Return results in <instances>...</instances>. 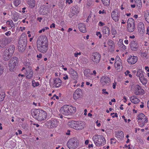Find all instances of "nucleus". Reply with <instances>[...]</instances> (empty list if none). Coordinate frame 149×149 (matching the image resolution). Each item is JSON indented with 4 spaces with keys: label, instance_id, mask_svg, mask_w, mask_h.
I'll use <instances>...</instances> for the list:
<instances>
[{
    "label": "nucleus",
    "instance_id": "nucleus-1",
    "mask_svg": "<svg viewBox=\"0 0 149 149\" xmlns=\"http://www.w3.org/2000/svg\"><path fill=\"white\" fill-rule=\"evenodd\" d=\"M48 40L45 35L40 36L37 41V46L40 52L45 53L47 51L48 47Z\"/></svg>",
    "mask_w": 149,
    "mask_h": 149
},
{
    "label": "nucleus",
    "instance_id": "nucleus-2",
    "mask_svg": "<svg viewBox=\"0 0 149 149\" xmlns=\"http://www.w3.org/2000/svg\"><path fill=\"white\" fill-rule=\"evenodd\" d=\"M76 108L72 105H65L60 110L61 113L65 116L72 115L76 112Z\"/></svg>",
    "mask_w": 149,
    "mask_h": 149
},
{
    "label": "nucleus",
    "instance_id": "nucleus-3",
    "mask_svg": "<svg viewBox=\"0 0 149 149\" xmlns=\"http://www.w3.org/2000/svg\"><path fill=\"white\" fill-rule=\"evenodd\" d=\"M92 140L96 146H101L106 143V140L102 135L95 134L92 137Z\"/></svg>",
    "mask_w": 149,
    "mask_h": 149
},
{
    "label": "nucleus",
    "instance_id": "nucleus-4",
    "mask_svg": "<svg viewBox=\"0 0 149 149\" xmlns=\"http://www.w3.org/2000/svg\"><path fill=\"white\" fill-rule=\"evenodd\" d=\"M68 125L70 127L77 130H83L86 127L85 123L81 121L69 122Z\"/></svg>",
    "mask_w": 149,
    "mask_h": 149
},
{
    "label": "nucleus",
    "instance_id": "nucleus-5",
    "mask_svg": "<svg viewBox=\"0 0 149 149\" xmlns=\"http://www.w3.org/2000/svg\"><path fill=\"white\" fill-rule=\"evenodd\" d=\"M27 44L26 37L25 34H22L18 42V48L20 51L23 52L25 49Z\"/></svg>",
    "mask_w": 149,
    "mask_h": 149
},
{
    "label": "nucleus",
    "instance_id": "nucleus-6",
    "mask_svg": "<svg viewBox=\"0 0 149 149\" xmlns=\"http://www.w3.org/2000/svg\"><path fill=\"white\" fill-rule=\"evenodd\" d=\"M79 142L75 139H70L68 141L67 145L69 149H76L79 146Z\"/></svg>",
    "mask_w": 149,
    "mask_h": 149
},
{
    "label": "nucleus",
    "instance_id": "nucleus-7",
    "mask_svg": "<svg viewBox=\"0 0 149 149\" xmlns=\"http://www.w3.org/2000/svg\"><path fill=\"white\" fill-rule=\"evenodd\" d=\"M137 120L139 123H142V124L140 125L141 127L143 126L148 121V118L142 113H140L137 116Z\"/></svg>",
    "mask_w": 149,
    "mask_h": 149
},
{
    "label": "nucleus",
    "instance_id": "nucleus-8",
    "mask_svg": "<svg viewBox=\"0 0 149 149\" xmlns=\"http://www.w3.org/2000/svg\"><path fill=\"white\" fill-rule=\"evenodd\" d=\"M136 76L139 77L140 81L143 85H146L147 83V80L144 77L143 72L141 70H138Z\"/></svg>",
    "mask_w": 149,
    "mask_h": 149
},
{
    "label": "nucleus",
    "instance_id": "nucleus-9",
    "mask_svg": "<svg viewBox=\"0 0 149 149\" xmlns=\"http://www.w3.org/2000/svg\"><path fill=\"white\" fill-rule=\"evenodd\" d=\"M101 58L100 54L98 52L93 53L91 58L92 61L94 64H96L100 62Z\"/></svg>",
    "mask_w": 149,
    "mask_h": 149
},
{
    "label": "nucleus",
    "instance_id": "nucleus-10",
    "mask_svg": "<svg viewBox=\"0 0 149 149\" xmlns=\"http://www.w3.org/2000/svg\"><path fill=\"white\" fill-rule=\"evenodd\" d=\"M81 90L79 88L77 89L73 95V99L76 101H79L81 100L82 97Z\"/></svg>",
    "mask_w": 149,
    "mask_h": 149
},
{
    "label": "nucleus",
    "instance_id": "nucleus-11",
    "mask_svg": "<svg viewBox=\"0 0 149 149\" xmlns=\"http://www.w3.org/2000/svg\"><path fill=\"white\" fill-rule=\"evenodd\" d=\"M114 66L116 70L119 71L122 70L123 67L121 60L119 56H117L116 57Z\"/></svg>",
    "mask_w": 149,
    "mask_h": 149
},
{
    "label": "nucleus",
    "instance_id": "nucleus-12",
    "mask_svg": "<svg viewBox=\"0 0 149 149\" xmlns=\"http://www.w3.org/2000/svg\"><path fill=\"white\" fill-rule=\"evenodd\" d=\"M61 80L59 78H56L53 79L50 85L53 88H59L61 86Z\"/></svg>",
    "mask_w": 149,
    "mask_h": 149
},
{
    "label": "nucleus",
    "instance_id": "nucleus-13",
    "mask_svg": "<svg viewBox=\"0 0 149 149\" xmlns=\"http://www.w3.org/2000/svg\"><path fill=\"white\" fill-rule=\"evenodd\" d=\"M59 124V122L56 119L54 118L48 121L46 123L47 125L51 128L56 127Z\"/></svg>",
    "mask_w": 149,
    "mask_h": 149
},
{
    "label": "nucleus",
    "instance_id": "nucleus-14",
    "mask_svg": "<svg viewBox=\"0 0 149 149\" xmlns=\"http://www.w3.org/2000/svg\"><path fill=\"white\" fill-rule=\"evenodd\" d=\"M134 94L136 95H143L145 93V91L141 87L138 85H136L134 90Z\"/></svg>",
    "mask_w": 149,
    "mask_h": 149
},
{
    "label": "nucleus",
    "instance_id": "nucleus-15",
    "mask_svg": "<svg viewBox=\"0 0 149 149\" xmlns=\"http://www.w3.org/2000/svg\"><path fill=\"white\" fill-rule=\"evenodd\" d=\"M18 63L16 60H15V58H12L9 61V66L10 71H13L14 68L17 65Z\"/></svg>",
    "mask_w": 149,
    "mask_h": 149
},
{
    "label": "nucleus",
    "instance_id": "nucleus-16",
    "mask_svg": "<svg viewBox=\"0 0 149 149\" xmlns=\"http://www.w3.org/2000/svg\"><path fill=\"white\" fill-rule=\"evenodd\" d=\"M11 41L10 38H9L3 39L0 42V47L2 48L5 47L6 45Z\"/></svg>",
    "mask_w": 149,
    "mask_h": 149
},
{
    "label": "nucleus",
    "instance_id": "nucleus-17",
    "mask_svg": "<svg viewBox=\"0 0 149 149\" xmlns=\"http://www.w3.org/2000/svg\"><path fill=\"white\" fill-rule=\"evenodd\" d=\"M33 72L31 68L28 67L26 68L25 75L26 78L30 79L33 76Z\"/></svg>",
    "mask_w": 149,
    "mask_h": 149
},
{
    "label": "nucleus",
    "instance_id": "nucleus-18",
    "mask_svg": "<svg viewBox=\"0 0 149 149\" xmlns=\"http://www.w3.org/2000/svg\"><path fill=\"white\" fill-rule=\"evenodd\" d=\"M111 17L116 22H118L119 19L118 13L115 11H112L111 13Z\"/></svg>",
    "mask_w": 149,
    "mask_h": 149
},
{
    "label": "nucleus",
    "instance_id": "nucleus-19",
    "mask_svg": "<svg viewBox=\"0 0 149 149\" xmlns=\"http://www.w3.org/2000/svg\"><path fill=\"white\" fill-rule=\"evenodd\" d=\"M110 81L109 78L107 76L102 77L101 78L100 81L103 86L107 85L109 83Z\"/></svg>",
    "mask_w": 149,
    "mask_h": 149
},
{
    "label": "nucleus",
    "instance_id": "nucleus-20",
    "mask_svg": "<svg viewBox=\"0 0 149 149\" xmlns=\"http://www.w3.org/2000/svg\"><path fill=\"white\" fill-rule=\"evenodd\" d=\"M47 117V114L45 111H41L40 114L39 116V118L37 120L40 121H42L45 120Z\"/></svg>",
    "mask_w": 149,
    "mask_h": 149
},
{
    "label": "nucleus",
    "instance_id": "nucleus-21",
    "mask_svg": "<svg viewBox=\"0 0 149 149\" xmlns=\"http://www.w3.org/2000/svg\"><path fill=\"white\" fill-rule=\"evenodd\" d=\"M131 49L133 51H136L138 48L139 45L137 42L134 41H131L130 43Z\"/></svg>",
    "mask_w": 149,
    "mask_h": 149
},
{
    "label": "nucleus",
    "instance_id": "nucleus-22",
    "mask_svg": "<svg viewBox=\"0 0 149 149\" xmlns=\"http://www.w3.org/2000/svg\"><path fill=\"white\" fill-rule=\"evenodd\" d=\"M137 60V58L136 56H131L127 59V61L129 63L133 64L136 62Z\"/></svg>",
    "mask_w": 149,
    "mask_h": 149
},
{
    "label": "nucleus",
    "instance_id": "nucleus-23",
    "mask_svg": "<svg viewBox=\"0 0 149 149\" xmlns=\"http://www.w3.org/2000/svg\"><path fill=\"white\" fill-rule=\"evenodd\" d=\"M102 31L104 35L108 36L110 34V30L109 28L107 26H104L102 29Z\"/></svg>",
    "mask_w": 149,
    "mask_h": 149
},
{
    "label": "nucleus",
    "instance_id": "nucleus-24",
    "mask_svg": "<svg viewBox=\"0 0 149 149\" xmlns=\"http://www.w3.org/2000/svg\"><path fill=\"white\" fill-rule=\"evenodd\" d=\"M138 31L141 33H143L144 31V26L142 22H140L138 24Z\"/></svg>",
    "mask_w": 149,
    "mask_h": 149
},
{
    "label": "nucleus",
    "instance_id": "nucleus-25",
    "mask_svg": "<svg viewBox=\"0 0 149 149\" xmlns=\"http://www.w3.org/2000/svg\"><path fill=\"white\" fill-rule=\"evenodd\" d=\"M40 112L41 111H40L39 110L36 109L34 110L32 113V114L34 118L37 120L38 118H39V116Z\"/></svg>",
    "mask_w": 149,
    "mask_h": 149
},
{
    "label": "nucleus",
    "instance_id": "nucleus-26",
    "mask_svg": "<svg viewBox=\"0 0 149 149\" xmlns=\"http://www.w3.org/2000/svg\"><path fill=\"white\" fill-rule=\"evenodd\" d=\"M80 10L79 7L77 6H75L72 8L71 11L74 15L78 13Z\"/></svg>",
    "mask_w": 149,
    "mask_h": 149
},
{
    "label": "nucleus",
    "instance_id": "nucleus-27",
    "mask_svg": "<svg viewBox=\"0 0 149 149\" xmlns=\"http://www.w3.org/2000/svg\"><path fill=\"white\" fill-rule=\"evenodd\" d=\"M78 28L81 32L83 33L86 32V25L84 24H79L78 25Z\"/></svg>",
    "mask_w": 149,
    "mask_h": 149
},
{
    "label": "nucleus",
    "instance_id": "nucleus-28",
    "mask_svg": "<svg viewBox=\"0 0 149 149\" xmlns=\"http://www.w3.org/2000/svg\"><path fill=\"white\" fill-rule=\"evenodd\" d=\"M130 99L131 102L134 104H137L139 102V99L135 96H132Z\"/></svg>",
    "mask_w": 149,
    "mask_h": 149
},
{
    "label": "nucleus",
    "instance_id": "nucleus-29",
    "mask_svg": "<svg viewBox=\"0 0 149 149\" xmlns=\"http://www.w3.org/2000/svg\"><path fill=\"white\" fill-rule=\"evenodd\" d=\"M11 56L10 54H8L7 51L4 52L2 56L3 59L5 61H7L11 57Z\"/></svg>",
    "mask_w": 149,
    "mask_h": 149
},
{
    "label": "nucleus",
    "instance_id": "nucleus-30",
    "mask_svg": "<svg viewBox=\"0 0 149 149\" xmlns=\"http://www.w3.org/2000/svg\"><path fill=\"white\" fill-rule=\"evenodd\" d=\"M69 72L74 78L76 79L78 75L77 73L73 69H70L69 70Z\"/></svg>",
    "mask_w": 149,
    "mask_h": 149
},
{
    "label": "nucleus",
    "instance_id": "nucleus-31",
    "mask_svg": "<svg viewBox=\"0 0 149 149\" xmlns=\"http://www.w3.org/2000/svg\"><path fill=\"white\" fill-rule=\"evenodd\" d=\"M123 133L122 131L117 132L115 134V136L119 140H122L123 137Z\"/></svg>",
    "mask_w": 149,
    "mask_h": 149
},
{
    "label": "nucleus",
    "instance_id": "nucleus-32",
    "mask_svg": "<svg viewBox=\"0 0 149 149\" xmlns=\"http://www.w3.org/2000/svg\"><path fill=\"white\" fill-rule=\"evenodd\" d=\"M15 49V47L14 45H10L8 47L7 51L8 54H10L12 56L14 52Z\"/></svg>",
    "mask_w": 149,
    "mask_h": 149
},
{
    "label": "nucleus",
    "instance_id": "nucleus-33",
    "mask_svg": "<svg viewBox=\"0 0 149 149\" xmlns=\"http://www.w3.org/2000/svg\"><path fill=\"white\" fill-rule=\"evenodd\" d=\"M138 9H141L142 7V3L141 0H134Z\"/></svg>",
    "mask_w": 149,
    "mask_h": 149
},
{
    "label": "nucleus",
    "instance_id": "nucleus-34",
    "mask_svg": "<svg viewBox=\"0 0 149 149\" xmlns=\"http://www.w3.org/2000/svg\"><path fill=\"white\" fill-rule=\"evenodd\" d=\"M27 3L31 8H33L35 6V1L34 0H28Z\"/></svg>",
    "mask_w": 149,
    "mask_h": 149
},
{
    "label": "nucleus",
    "instance_id": "nucleus-35",
    "mask_svg": "<svg viewBox=\"0 0 149 149\" xmlns=\"http://www.w3.org/2000/svg\"><path fill=\"white\" fill-rule=\"evenodd\" d=\"M135 28L134 25H127V29L129 32H132L134 30Z\"/></svg>",
    "mask_w": 149,
    "mask_h": 149
},
{
    "label": "nucleus",
    "instance_id": "nucleus-36",
    "mask_svg": "<svg viewBox=\"0 0 149 149\" xmlns=\"http://www.w3.org/2000/svg\"><path fill=\"white\" fill-rule=\"evenodd\" d=\"M127 25H134V21L133 19L130 18L127 21Z\"/></svg>",
    "mask_w": 149,
    "mask_h": 149
},
{
    "label": "nucleus",
    "instance_id": "nucleus-37",
    "mask_svg": "<svg viewBox=\"0 0 149 149\" xmlns=\"http://www.w3.org/2000/svg\"><path fill=\"white\" fill-rule=\"evenodd\" d=\"M144 16L146 21L149 23V12H147L145 13L144 14Z\"/></svg>",
    "mask_w": 149,
    "mask_h": 149
},
{
    "label": "nucleus",
    "instance_id": "nucleus-38",
    "mask_svg": "<svg viewBox=\"0 0 149 149\" xmlns=\"http://www.w3.org/2000/svg\"><path fill=\"white\" fill-rule=\"evenodd\" d=\"M21 2V0H14L13 3L15 6H17L19 5Z\"/></svg>",
    "mask_w": 149,
    "mask_h": 149
},
{
    "label": "nucleus",
    "instance_id": "nucleus-39",
    "mask_svg": "<svg viewBox=\"0 0 149 149\" xmlns=\"http://www.w3.org/2000/svg\"><path fill=\"white\" fill-rule=\"evenodd\" d=\"M7 24L10 26L12 27L14 23L13 21L11 19H9L6 22Z\"/></svg>",
    "mask_w": 149,
    "mask_h": 149
},
{
    "label": "nucleus",
    "instance_id": "nucleus-40",
    "mask_svg": "<svg viewBox=\"0 0 149 149\" xmlns=\"http://www.w3.org/2000/svg\"><path fill=\"white\" fill-rule=\"evenodd\" d=\"M40 85L39 83L38 82H36L35 80H33L32 81V86L34 87H35L39 86Z\"/></svg>",
    "mask_w": 149,
    "mask_h": 149
},
{
    "label": "nucleus",
    "instance_id": "nucleus-41",
    "mask_svg": "<svg viewBox=\"0 0 149 149\" xmlns=\"http://www.w3.org/2000/svg\"><path fill=\"white\" fill-rule=\"evenodd\" d=\"M115 47V45H111L108 46V50L110 52H112L114 50V48Z\"/></svg>",
    "mask_w": 149,
    "mask_h": 149
},
{
    "label": "nucleus",
    "instance_id": "nucleus-42",
    "mask_svg": "<svg viewBox=\"0 0 149 149\" xmlns=\"http://www.w3.org/2000/svg\"><path fill=\"white\" fill-rule=\"evenodd\" d=\"M103 4L105 6H107L109 5L110 0H101Z\"/></svg>",
    "mask_w": 149,
    "mask_h": 149
},
{
    "label": "nucleus",
    "instance_id": "nucleus-43",
    "mask_svg": "<svg viewBox=\"0 0 149 149\" xmlns=\"http://www.w3.org/2000/svg\"><path fill=\"white\" fill-rule=\"evenodd\" d=\"M107 44L108 46L111 45H115L114 42H113L111 40L109 39L108 40L107 42Z\"/></svg>",
    "mask_w": 149,
    "mask_h": 149
},
{
    "label": "nucleus",
    "instance_id": "nucleus-44",
    "mask_svg": "<svg viewBox=\"0 0 149 149\" xmlns=\"http://www.w3.org/2000/svg\"><path fill=\"white\" fill-rule=\"evenodd\" d=\"M34 51L33 50H31L30 52H29L28 55L29 57L32 56L34 53Z\"/></svg>",
    "mask_w": 149,
    "mask_h": 149
},
{
    "label": "nucleus",
    "instance_id": "nucleus-45",
    "mask_svg": "<svg viewBox=\"0 0 149 149\" xmlns=\"http://www.w3.org/2000/svg\"><path fill=\"white\" fill-rule=\"evenodd\" d=\"M5 97L4 94H0V101H2L4 99Z\"/></svg>",
    "mask_w": 149,
    "mask_h": 149
},
{
    "label": "nucleus",
    "instance_id": "nucleus-46",
    "mask_svg": "<svg viewBox=\"0 0 149 149\" xmlns=\"http://www.w3.org/2000/svg\"><path fill=\"white\" fill-rule=\"evenodd\" d=\"M89 71H88V70H85L84 71V73L85 76L86 77H89L88 72Z\"/></svg>",
    "mask_w": 149,
    "mask_h": 149
},
{
    "label": "nucleus",
    "instance_id": "nucleus-47",
    "mask_svg": "<svg viewBox=\"0 0 149 149\" xmlns=\"http://www.w3.org/2000/svg\"><path fill=\"white\" fill-rule=\"evenodd\" d=\"M111 32L113 35H115L116 34V31L114 29H112L111 30Z\"/></svg>",
    "mask_w": 149,
    "mask_h": 149
},
{
    "label": "nucleus",
    "instance_id": "nucleus-48",
    "mask_svg": "<svg viewBox=\"0 0 149 149\" xmlns=\"http://www.w3.org/2000/svg\"><path fill=\"white\" fill-rule=\"evenodd\" d=\"M96 35L98 36L100 38H101L102 37V35L101 34L100 32H97L96 33Z\"/></svg>",
    "mask_w": 149,
    "mask_h": 149
},
{
    "label": "nucleus",
    "instance_id": "nucleus-49",
    "mask_svg": "<svg viewBox=\"0 0 149 149\" xmlns=\"http://www.w3.org/2000/svg\"><path fill=\"white\" fill-rule=\"evenodd\" d=\"M111 144L115 143H116V140L115 138H112L111 139Z\"/></svg>",
    "mask_w": 149,
    "mask_h": 149
},
{
    "label": "nucleus",
    "instance_id": "nucleus-50",
    "mask_svg": "<svg viewBox=\"0 0 149 149\" xmlns=\"http://www.w3.org/2000/svg\"><path fill=\"white\" fill-rule=\"evenodd\" d=\"M3 67L1 66L0 67V74H1L3 72Z\"/></svg>",
    "mask_w": 149,
    "mask_h": 149
},
{
    "label": "nucleus",
    "instance_id": "nucleus-51",
    "mask_svg": "<svg viewBox=\"0 0 149 149\" xmlns=\"http://www.w3.org/2000/svg\"><path fill=\"white\" fill-rule=\"evenodd\" d=\"M102 93L103 94H105L107 95H108L109 94L106 91V89H102Z\"/></svg>",
    "mask_w": 149,
    "mask_h": 149
},
{
    "label": "nucleus",
    "instance_id": "nucleus-52",
    "mask_svg": "<svg viewBox=\"0 0 149 149\" xmlns=\"http://www.w3.org/2000/svg\"><path fill=\"white\" fill-rule=\"evenodd\" d=\"M5 34L7 36H9L11 34V33L10 31H9L7 32H6L5 33Z\"/></svg>",
    "mask_w": 149,
    "mask_h": 149
},
{
    "label": "nucleus",
    "instance_id": "nucleus-53",
    "mask_svg": "<svg viewBox=\"0 0 149 149\" xmlns=\"http://www.w3.org/2000/svg\"><path fill=\"white\" fill-rule=\"evenodd\" d=\"M81 54V52H75L74 54V56L75 57H77L78 55H80Z\"/></svg>",
    "mask_w": 149,
    "mask_h": 149
},
{
    "label": "nucleus",
    "instance_id": "nucleus-54",
    "mask_svg": "<svg viewBox=\"0 0 149 149\" xmlns=\"http://www.w3.org/2000/svg\"><path fill=\"white\" fill-rule=\"evenodd\" d=\"M73 2V1L72 0H66V3H68L69 4H70Z\"/></svg>",
    "mask_w": 149,
    "mask_h": 149
},
{
    "label": "nucleus",
    "instance_id": "nucleus-55",
    "mask_svg": "<svg viewBox=\"0 0 149 149\" xmlns=\"http://www.w3.org/2000/svg\"><path fill=\"white\" fill-rule=\"evenodd\" d=\"M114 114V115L113 116H112V117L113 118H114L115 117H118V116L117 115V114L116 113H111V115H113Z\"/></svg>",
    "mask_w": 149,
    "mask_h": 149
},
{
    "label": "nucleus",
    "instance_id": "nucleus-56",
    "mask_svg": "<svg viewBox=\"0 0 149 149\" xmlns=\"http://www.w3.org/2000/svg\"><path fill=\"white\" fill-rule=\"evenodd\" d=\"M104 25V23L102 22H100L98 24V25L100 26H102Z\"/></svg>",
    "mask_w": 149,
    "mask_h": 149
},
{
    "label": "nucleus",
    "instance_id": "nucleus-57",
    "mask_svg": "<svg viewBox=\"0 0 149 149\" xmlns=\"http://www.w3.org/2000/svg\"><path fill=\"white\" fill-rule=\"evenodd\" d=\"M37 57L38 58H41L42 57V55L41 54H38L37 55Z\"/></svg>",
    "mask_w": 149,
    "mask_h": 149
},
{
    "label": "nucleus",
    "instance_id": "nucleus-58",
    "mask_svg": "<svg viewBox=\"0 0 149 149\" xmlns=\"http://www.w3.org/2000/svg\"><path fill=\"white\" fill-rule=\"evenodd\" d=\"M93 144H90L88 145V148L90 149L91 148H93Z\"/></svg>",
    "mask_w": 149,
    "mask_h": 149
},
{
    "label": "nucleus",
    "instance_id": "nucleus-59",
    "mask_svg": "<svg viewBox=\"0 0 149 149\" xmlns=\"http://www.w3.org/2000/svg\"><path fill=\"white\" fill-rule=\"evenodd\" d=\"M53 98H54V99H55V98H56L57 100H58L59 99L58 97V96H56V95H54L53 97Z\"/></svg>",
    "mask_w": 149,
    "mask_h": 149
},
{
    "label": "nucleus",
    "instance_id": "nucleus-60",
    "mask_svg": "<svg viewBox=\"0 0 149 149\" xmlns=\"http://www.w3.org/2000/svg\"><path fill=\"white\" fill-rule=\"evenodd\" d=\"M1 29L3 30H4L5 31H7L8 29V28L6 27H3V26H2L1 27Z\"/></svg>",
    "mask_w": 149,
    "mask_h": 149
},
{
    "label": "nucleus",
    "instance_id": "nucleus-61",
    "mask_svg": "<svg viewBox=\"0 0 149 149\" xmlns=\"http://www.w3.org/2000/svg\"><path fill=\"white\" fill-rule=\"evenodd\" d=\"M96 124H97V125L98 126V127H100V126L101 125V124L100 123H99L98 122V120H97L96 122Z\"/></svg>",
    "mask_w": 149,
    "mask_h": 149
},
{
    "label": "nucleus",
    "instance_id": "nucleus-62",
    "mask_svg": "<svg viewBox=\"0 0 149 149\" xmlns=\"http://www.w3.org/2000/svg\"><path fill=\"white\" fill-rule=\"evenodd\" d=\"M89 143V140H86L85 141V144L86 145H88Z\"/></svg>",
    "mask_w": 149,
    "mask_h": 149
},
{
    "label": "nucleus",
    "instance_id": "nucleus-63",
    "mask_svg": "<svg viewBox=\"0 0 149 149\" xmlns=\"http://www.w3.org/2000/svg\"><path fill=\"white\" fill-rule=\"evenodd\" d=\"M55 24L54 23H52L50 26V27L52 28V27L55 28Z\"/></svg>",
    "mask_w": 149,
    "mask_h": 149
},
{
    "label": "nucleus",
    "instance_id": "nucleus-64",
    "mask_svg": "<svg viewBox=\"0 0 149 149\" xmlns=\"http://www.w3.org/2000/svg\"><path fill=\"white\" fill-rule=\"evenodd\" d=\"M68 77L67 75H65L64 77H63V78L64 80H66L68 79Z\"/></svg>",
    "mask_w": 149,
    "mask_h": 149
}]
</instances>
